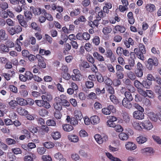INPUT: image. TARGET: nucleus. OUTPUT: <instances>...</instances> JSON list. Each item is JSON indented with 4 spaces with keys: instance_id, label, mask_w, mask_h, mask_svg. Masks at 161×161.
<instances>
[{
    "instance_id": "nucleus-38",
    "label": "nucleus",
    "mask_w": 161,
    "mask_h": 161,
    "mask_svg": "<svg viewBox=\"0 0 161 161\" xmlns=\"http://www.w3.org/2000/svg\"><path fill=\"white\" fill-rule=\"evenodd\" d=\"M104 83L108 86H112L113 84L112 80L107 76L104 77Z\"/></svg>"
},
{
    "instance_id": "nucleus-50",
    "label": "nucleus",
    "mask_w": 161,
    "mask_h": 161,
    "mask_svg": "<svg viewBox=\"0 0 161 161\" xmlns=\"http://www.w3.org/2000/svg\"><path fill=\"white\" fill-rule=\"evenodd\" d=\"M46 124L48 126H55L56 123L55 121L52 119H49L46 122Z\"/></svg>"
},
{
    "instance_id": "nucleus-44",
    "label": "nucleus",
    "mask_w": 161,
    "mask_h": 161,
    "mask_svg": "<svg viewBox=\"0 0 161 161\" xmlns=\"http://www.w3.org/2000/svg\"><path fill=\"white\" fill-rule=\"evenodd\" d=\"M7 38L5 31L4 30H0V39L2 40H5Z\"/></svg>"
},
{
    "instance_id": "nucleus-10",
    "label": "nucleus",
    "mask_w": 161,
    "mask_h": 161,
    "mask_svg": "<svg viewBox=\"0 0 161 161\" xmlns=\"http://www.w3.org/2000/svg\"><path fill=\"white\" fill-rule=\"evenodd\" d=\"M147 12L148 13H152L156 10L155 6L151 3L147 4L145 7Z\"/></svg>"
},
{
    "instance_id": "nucleus-19",
    "label": "nucleus",
    "mask_w": 161,
    "mask_h": 161,
    "mask_svg": "<svg viewBox=\"0 0 161 161\" xmlns=\"http://www.w3.org/2000/svg\"><path fill=\"white\" fill-rule=\"evenodd\" d=\"M147 138L145 136H140L136 138V141L139 144H143L146 142Z\"/></svg>"
},
{
    "instance_id": "nucleus-7",
    "label": "nucleus",
    "mask_w": 161,
    "mask_h": 161,
    "mask_svg": "<svg viewBox=\"0 0 161 161\" xmlns=\"http://www.w3.org/2000/svg\"><path fill=\"white\" fill-rule=\"evenodd\" d=\"M105 54L107 57L109 58L111 62H114L115 60V56L113 54V52L111 49H107Z\"/></svg>"
},
{
    "instance_id": "nucleus-51",
    "label": "nucleus",
    "mask_w": 161,
    "mask_h": 161,
    "mask_svg": "<svg viewBox=\"0 0 161 161\" xmlns=\"http://www.w3.org/2000/svg\"><path fill=\"white\" fill-rule=\"evenodd\" d=\"M6 143L8 145L14 144L16 143V141L14 139L7 138L5 140Z\"/></svg>"
},
{
    "instance_id": "nucleus-40",
    "label": "nucleus",
    "mask_w": 161,
    "mask_h": 161,
    "mask_svg": "<svg viewBox=\"0 0 161 161\" xmlns=\"http://www.w3.org/2000/svg\"><path fill=\"white\" fill-rule=\"evenodd\" d=\"M130 92L128 91H125L124 93L125 97H124L123 99H129L130 100H132L133 98Z\"/></svg>"
},
{
    "instance_id": "nucleus-28",
    "label": "nucleus",
    "mask_w": 161,
    "mask_h": 161,
    "mask_svg": "<svg viewBox=\"0 0 161 161\" xmlns=\"http://www.w3.org/2000/svg\"><path fill=\"white\" fill-rule=\"evenodd\" d=\"M127 75L129 79L132 80H135L136 78V76L133 72L130 71L127 73Z\"/></svg>"
},
{
    "instance_id": "nucleus-48",
    "label": "nucleus",
    "mask_w": 161,
    "mask_h": 161,
    "mask_svg": "<svg viewBox=\"0 0 161 161\" xmlns=\"http://www.w3.org/2000/svg\"><path fill=\"white\" fill-rule=\"evenodd\" d=\"M39 113L40 115L42 117H43L47 115L48 112L46 109H42L39 110Z\"/></svg>"
},
{
    "instance_id": "nucleus-27",
    "label": "nucleus",
    "mask_w": 161,
    "mask_h": 161,
    "mask_svg": "<svg viewBox=\"0 0 161 161\" xmlns=\"http://www.w3.org/2000/svg\"><path fill=\"white\" fill-rule=\"evenodd\" d=\"M148 116L150 119L154 121H156L158 120L157 115L153 112H150L148 113Z\"/></svg>"
},
{
    "instance_id": "nucleus-46",
    "label": "nucleus",
    "mask_w": 161,
    "mask_h": 161,
    "mask_svg": "<svg viewBox=\"0 0 161 161\" xmlns=\"http://www.w3.org/2000/svg\"><path fill=\"white\" fill-rule=\"evenodd\" d=\"M110 99L111 101L115 104H117L119 103V101L116 97L114 95H111L110 96Z\"/></svg>"
},
{
    "instance_id": "nucleus-56",
    "label": "nucleus",
    "mask_w": 161,
    "mask_h": 161,
    "mask_svg": "<svg viewBox=\"0 0 161 161\" xmlns=\"http://www.w3.org/2000/svg\"><path fill=\"white\" fill-rule=\"evenodd\" d=\"M24 14L25 17L27 19L30 20L32 17V15L30 11H24Z\"/></svg>"
},
{
    "instance_id": "nucleus-29",
    "label": "nucleus",
    "mask_w": 161,
    "mask_h": 161,
    "mask_svg": "<svg viewBox=\"0 0 161 161\" xmlns=\"http://www.w3.org/2000/svg\"><path fill=\"white\" fill-rule=\"evenodd\" d=\"M9 51V49L7 47L3 44H1L0 45V52L1 53L4 52H8Z\"/></svg>"
},
{
    "instance_id": "nucleus-32",
    "label": "nucleus",
    "mask_w": 161,
    "mask_h": 161,
    "mask_svg": "<svg viewBox=\"0 0 161 161\" xmlns=\"http://www.w3.org/2000/svg\"><path fill=\"white\" fill-rule=\"evenodd\" d=\"M80 13V9L78 8H75L73 11L70 13V15L72 17L79 15Z\"/></svg>"
},
{
    "instance_id": "nucleus-8",
    "label": "nucleus",
    "mask_w": 161,
    "mask_h": 161,
    "mask_svg": "<svg viewBox=\"0 0 161 161\" xmlns=\"http://www.w3.org/2000/svg\"><path fill=\"white\" fill-rule=\"evenodd\" d=\"M132 101L127 99H123L122 102V105L127 108L130 109L133 106V104L131 102Z\"/></svg>"
},
{
    "instance_id": "nucleus-17",
    "label": "nucleus",
    "mask_w": 161,
    "mask_h": 161,
    "mask_svg": "<svg viewBox=\"0 0 161 161\" xmlns=\"http://www.w3.org/2000/svg\"><path fill=\"white\" fill-rule=\"evenodd\" d=\"M90 120L91 123L94 125L100 122L99 118L97 115H93L90 118Z\"/></svg>"
},
{
    "instance_id": "nucleus-21",
    "label": "nucleus",
    "mask_w": 161,
    "mask_h": 161,
    "mask_svg": "<svg viewBox=\"0 0 161 161\" xmlns=\"http://www.w3.org/2000/svg\"><path fill=\"white\" fill-rule=\"evenodd\" d=\"M142 86H143L147 89H149L150 88V86L152 84V81L149 80H144L142 82Z\"/></svg>"
},
{
    "instance_id": "nucleus-30",
    "label": "nucleus",
    "mask_w": 161,
    "mask_h": 161,
    "mask_svg": "<svg viewBox=\"0 0 161 161\" xmlns=\"http://www.w3.org/2000/svg\"><path fill=\"white\" fill-rule=\"evenodd\" d=\"M75 116L77 120H80L83 118L81 112L78 110H76L75 112Z\"/></svg>"
},
{
    "instance_id": "nucleus-35",
    "label": "nucleus",
    "mask_w": 161,
    "mask_h": 161,
    "mask_svg": "<svg viewBox=\"0 0 161 161\" xmlns=\"http://www.w3.org/2000/svg\"><path fill=\"white\" fill-rule=\"evenodd\" d=\"M107 157L111 160L113 161H122L120 159L114 157L111 154L109 153H106Z\"/></svg>"
},
{
    "instance_id": "nucleus-12",
    "label": "nucleus",
    "mask_w": 161,
    "mask_h": 161,
    "mask_svg": "<svg viewBox=\"0 0 161 161\" xmlns=\"http://www.w3.org/2000/svg\"><path fill=\"white\" fill-rule=\"evenodd\" d=\"M155 92L158 95V98L161 102V86L158 85H156L154 87Z\"/></svg>"
},
{
    "instance_id": "nucleus-22",
    "label": "nucleus",
    "mask_w": 161,
    "mask_h": 161,
    "mask_svg": "<svg viewBox=\"0 0 161 161\" xmlns=\"http://www.w3.org/2000/svg\"><path fill=\"white\" fill-rule=\"evenodd\" d=\"M114 30L115 31H114V33H116L117 31H119L120 33H123L125 32V28L122 26L118 25L115 26Z\"/></svg>"
},
{
    "instance_id": "nucleus-61",
    "label": "nucleus",
    "mask_w": 161,
    "mask_h": 161,
    "mask_svg": "<svg viewBox=\"0 0 161 161\" xmlns=\"http://www.w3.org/2000/svg\"><path fill=\"white\" fill-rule=\"evenodd\" d=\"M124 49L121 47H118L116 50V53L119 56H121L122 54Z\"/></svg>"
},
{
    "instance_id": "nucleus-53",
    "label": "nucleus",
    "mask_w": 161,
    "mask_h": 161,
    "mask_svg": "<svg viewBox=\"0 0 161 161\" xmlns=\"http://www.w3.org/2000/svg\"><path fill=\"white\" fill-rule=\"evenodd\" d=\"M92 42L96 46L98 45L100 43V38L98 36H95L92 39Z\"/></svg>"
},
{
    "instance_id": "nucleus-58",
    "label": "nucleus",
    "mask_w": 161,
    "mask_h": 161,
    "mask_svg": "<svg viewBox=\"0 0 161 161\" xmlns=\"http://www.w3.org/2000/svg\"><path fill=\"white\" fill-rule=\"evenodd\" d=\"M85 85L88 88H91L93 87L94 86L93 82L90 80L87 81L85 83Z\"/></svg>"
},
{
    "instance_id": "nucleus-20",
    "label": "nucleus",
    "mask_w": 161,
    "mask_h": 161,
    "mask_svg": "<svg viewBox=\"0 0 161 161\" xmlns=\"http://www.w3.org/2000/svg\"><path fill=\"white\" fill-rule=\"evenodd\" d=\"M142 122H138L136 121L134 122L133 123V126L134 128L136 130H141L142 129Z\"/></svg>"
},
{
    "instance_id": "nucleus-39",
    "label": "nucleus",
    "mask_w": 161,
    "mask_h": 161,
    "mask_svg": "<svg viewBox=\"0 0 161 161\" xmlns=\"http://www.w3.org/2000/svg\"><path fill=\"white\" fill-rule=\"evenodd\" d=\"M122 116L124 121L126 123H128L130 122V118L129 114L126 112H125L123 113Z\"/></svg>"
},
{
    "instance_id": "nucleus-6",
    "label": "nucleus",
    "mask_w": 161,
    "mask_h": 161,
    "mask_svg": "<svg viewBox=\"0 0 161 161\" xmlns=\"http://www.w3.org/2000/svg\"><path fill=\"white\" fill-rule=\"evenodd\" d=\"M142 129L150 130L153 128L152 123L149 120H145L142 121Z\"/></svg>"
},
{
    "instance_id": "nucleus-33",
    "label": "nucleus",
    "mask_w": 161,
    "mask_h": 161,
    "mask_svg": "<svg viewBox=\"0 0 161 161\" xmlns=\"http://www.w3.org/2000/svg\"><path fill=\"white\" fill-rule=\"evenodd\" d=\"M17 111L20 115H27L28 113L27 110L21 107L18 108L17 109Z\"/></svg>"
},
{
    "instance_id": "nucleus-1",
    "label": "nucleus",
    "mask_w": 161,
    "mask_h": 161,
    "mask_svg": "<svg viewBox=\"0 0 161 161\" xmlns=\"http://www.w3.org/2000/svg\"><path fill=\"white\" fill-rule=\"evenodd\" d=\"M36 104L38 106L43 107L46 109H48L51 108V105L47 101L41 100H36L35 101Z\"/></svg>"
},
{
    "instance_id": "nucleus-54",
    "label": "nucleus",
    "mask_w": 161,
    "mask_h": 161,
    "mask_svg": "<svg viewBox=\"0 0 161 161\" xmlns=\"http://www.w3.org/2000/svg\"><path fill=\"white\" fill-rule=\"evenodd\" d=\"M37 150L38 153L41 155L44 154L46 151V148L43 147H38L37 148Z\"/></svg>"
},
{
    "instance_id": "nucleus-41",
    "label": "nucleus",
    "mask_w": 161,
    "mask_h": 161,
    "mask_svg": "<svg viewBox=\"0 0 161 161\" xmlns=\"http://www.w3.org/2000/svg\"><path fill=\"white\" fill-rule=\"evenodd\" d=\"M56 101V103L54 104V108L57 110L60 111L62 109V105L60 102H58L57 100Z\"/></svg>"
},
{
    "instance_id": "nucleus-25",
    "label": "nucleus",
    "mask_w": 161,
    "mask_h": 161,
    "mask_svg": "<svg viewBox=\"0 0 161 161\" xmlns=\"http://www.w3.org/2000/svg\"><path fill=\"white\" fill-rule=\"evenodd\" d=\"M119 137L121 140L126 141L128 139L129 136L126 133L121 132L119 134Z\"/></svg>"
},
{
    "instance_id": "nucleus-26",
    "label": "nucleus",
    "mask_w": 161,
    "mask_h": 161,
    "mask_svg": "<svg viewBox=\"0 0 161 161\" xmlns=\"http://www.w3.org/2000/svg\"><path fill=\"white\" fill-rule=\"evenodd\" d=\"M127 18L128 22L130 24L132 25L134 23L135 19L133 17V13L132 12H130L128 13Z\"/></svg>"
},
{
    "instance_id": "nucleus-2",
    "label": "nucleus",
    "mask_w": 161,
    "mask_h": 161,
    "mask_svg": "<svg viewBox=\"0 0 161 161\" xmlns=\"http://www.w3.org/2000/svg\"><path fill=\"white\" fill-rule=\"evenodd\" d=\"M158 65V61L157 60H153L151 58H149L146 64V68L149 70L152 69L153 66H157Z\"/></svg>"
},
{
    "instance_id": "nucleus-45",
    "label": "nucleus",
    "mask_w": 161,
    "mask_h": 161,
    "mask_svg": "<svg viewBox=\"0 0 161 161\" xmlns=\"http://www.w3.org/2000/svg\"><path fill=\"white\" fill-rule=\"evenodd\" d=\"M67 98L66 96L64 95H61L59 97H56L55 98V100H57L58 102H61L63 100L67 99Z\"/></svg>"
},
{
    "instance_id": "nucleus-4",
    "label": "nucleus",
    "mask_w": 161,
    "mask_h": 161,
    "mask_svg": "<svg viewBox=\"0 0 161 161\" xmlns=\"http://www.w3.org/2000/svg\"><path fill=\"white\" fill-rule=\"evenodd\" d=\"M94 137L97 142L99 144H102L108 139V137L106 135L102 136L99 134H96L94 136Z\"/></svg>"
},
{
    "instance_id": "nucleus-14",
    "label": "nucleus",
    "mask_w": 161,
    "mask_h": 161,
    "mask_svg": "<svg viewBox=\"0 0 161 161\" xmlns=\"http://www.w3.org/2000/svg\"><path fill=\"white\" fill-rule=\"evenodd\" d=\"M103 17V12L102 10L97 13V14L95 16L96 19L94 20V22L97 24H98V22Z\"/></svg>"
},
{
    "instance_id": "nucleus-9",
    "label": "nucleus",
    "mask_w": 161,
    "mask_h": 161,
    "mask_svg": "<svg viewBox=\"0 0 161 161\" xmlns=\"http://www.w3.org/2000/svg\"><path fill=\"white\" fill-rule=\"evenodd\" d=\"M153 149L151 147H147L141 150V153L142 154L147 155H150L153 153Z\"/></svg>"
},
{
    "instance_id": "nucleus-62",
    "label": "nucleus",
    "mask_w": 161,
    "mask_h": 161,
    "mask_svg": "<svg viewBox=\"0 0 161 161\" xmlns=\"http://www.w3.org/2000/svg\"><path fill=\"white\" fill-rule=\"evenodd\" d=\"M79 134L81 137H85L88 136V134L84 130H81L79 132Z\"/></svg>"
},
{
    "instance_id": "nucleus-24",
    "label": "nucleus",
    "mask_w": 161,
    "mask_h": 161,
    "mask_svg": "<svg viewBox=\"0 0 161 161\" xmlns=\"http://www.w3.org/2000/svg\"><path fill=\"white\" fill-rule=\"evenodd\" d=\"M112 30V27L109 26H107L103 28L102 32L105 35H107L108 34L111 33Z\"/></svg>"
},
{
    "instance_id": "nucleus-42",
    "label": "nucleus",
    "mask_w": 161,
    "mask_h": 161,
    "mask_svg": "<svg viewBox=\"0 0 161 161\" xmlns=\"http://www.w3.org/2000/svg\"><path fill=\"white\" fill-rule=\"evenodd\" d=\"M39 53L42 55L47 56L51 54V52L50 50H46L43 49H40Z\"/></svg>"
},
{
    "instance_id": "nucleus-55",
    "label": "nucleus",
    "mask_w": 161,
    "mask_h": 161,
    "mask_svg": "<svg viewBox=\"0 0 161 161\" xmlns=\"http://www.w3.org/2000/svg\"><path fill=\"white\" fill-rule=\"evenodd\" d=\"M72 80L74 81H79L81 78L80 74L73 75L71 76Z\"/></svg>"
},
{
    "instance_id": "nucleus-47",
    "label": "nucleus",
    "mask_w": 161,
    "mask_h": 161,
    "mask_svg": "<svg viewBox=\"0 0 161 161\" xmlns=\"http://www.w3.org/2000/svg\"><path fill=\"white\" fill-rule=\"evenodd\" d=\"M96 78L97 81L99 83H102L103 82L104 80V77H103L102 75L100 73H98L96 75Z\"/></svg>"
},
{
    "instance_id": "nucleus-13",
    "label": "nucleus",
    "mask_w": 161,
    "mask_h": 161,
    "mask_svg": "<svg viewBox=\"0 0 161 161\" xmlns=\"http://www.w3.org/2000/svg\"><path fill=\"white\" fill-rule=\"evenodd\" d=\"M126 149L130 151L133 150L136 148V145L133 142H127L125 145Z\"/></svg>"
},
{
    "instance_id": "nucleus-34",
    "label": "nucleus",
    "mask_w": 161,
    "mask_h": 161,
    "mask_svg": "<svg viewBox=\"0 0 161 161\" xmlns=\"http://www.w3.org/2000/svg\"><path fill=\"white\" fill-rule=\"evenodd\" d=\"M52 136L55 140H57L60 138L61 135L58 131L53 132L52 133Z\"/></svg>"
},
{
    "instance_id": "nucleus-49",
    "label": "nucleus",
    "mask_w": 161,
    "mask_h": 161,
    "mask_svg": "<svg viewBox=\"0 0 161 161\" xmlns=\"http://www.w3.org/2000/svg\"><path fill=\"white\" fill-rule=\"evenodd\" d=\"M143 70L136 69L135 70V73L136 76L139 78L142 77L143 75Z\"/></svg>"
},
{
    "instance_id": "nucleus-57",
    "label": "nucleus",
    "mask_w": 161,
    "mask_h": 161,
    "mask_svg": "<svg viewBox=\"0 0 161 161\" xmlns=\"http://www.w3.org/2000/svg\"><path fill=\"white\" fill-rule=\"evenodd\" d=\"M83 34V40L88 41L89 40L90 38V34L86 32H85Z\"/></svg>"
},
{
    "instance_id": "nucleus-16",
    "label": "nucleus",
    "mask_w": 161,
    "mask_h": 161,
    "mask_svg": "<svg viewBox=\"0 0 161 161\" xmlns=\"http://www.w3.org/2000/svg\"><path fill=\"white\" fill-rule=\"evenodd\" d=\"M69 140L71 142H77L79 141L78 136L75 134H70L68 136Z\"/></svg>"
},
{
    "instance_id": "nucleus-23",
    "label": "nucleus",
    "mask_w": 161,
    "mask_h": 161,
    "mask_svg": "<svg viewBox=\"0 0 161 161\" xmlns=\"http://www.w3.org/2000/svg\"><path fill=\"white\" fill-rule=\"evenodd\" d=\"M30 11H32L35 15H39L41 13V9L40 8H35L33 6L30 8Z\"/></svg>"
},
{
    "instance_id": "nucleus-5",
    "label": "nucleus",
    "mask_w": 161,
    "mask_h": 161,
    "mask_svg": "<svg viewBox=\"0 0 161 161\" xmlns=\"http://www.w3.org/2000/svg\"><path fill=\"white\" fill-rule=\"evenodd\" d=\"M144 110L136 111L133 112V117L137 119L142 120L144 118L143 112Z\"/></svg>"
},
{
    "instance_id": "nucleus-15",
    "label": "nucleus",
    "mask_w": 161,
    "mask_h": 161,
    "mask_svg": "<svg viewBox=\"0 0 161 161\" xmlns=\"http://www.w3.org/2000/svg\"><path fill=\"white\" fill-rule=\"evenodd\" d=\"M86 59L87 60L92 64L93 66L94 67L95 69H94L93 71L94 72H96L95 69L97 70V68L96 65L94 64L95 59L92 56L90 55H88L86 56Z\"/></svg>"
},
{
    "instance_id": "nucleus-11",
    "label": "nucleus",
    "mask_w": 161,
    "mask_h": 161,
    "mask_svg": "<svg viewBox=\"0 0 161 161\" xmlns=\"http://www.w3.org/2000/svg\"><path fill=\"white\" fill-rule=\"evenodd\" d=\"M134 53L136 55L137 57L138 58L142 60H144V57L143 54L145 53H143L141 52L139 49L137 48H135L134 50Z\"/></svg>"
},
{
    "instance_id": "nucleus-60",
    "label": "nucleus",
    "mask_w": 161,
    "mask_h": 161,
    "mask_svg": "<svg viewBox=\"0 0 161 161\" xmlns=\"http://www.w3.org/2000/svg\"><path fill=\"white\" fill-rule=\"evenodd\" d=\"M20 95L22 97H27L28 94V91L26 90L22 89L19 91Z\"/></svg>"
},
{
    "instance_id": "nucleus-43",
    "label": "nucleus",
    "mask_w": 161,
    "mask_h": 161,
    "mask_svg": "<svg viewBox=\"0 0 161 161\" xmlns=\"http://www.w3.org/2000/svg\"><path fill=\"white\" fill-rule=\"evenodd\" d=\"M26 79L28 80H31L33 78V74L29 71H27L25 73Z\"/></svg>"
},
{
    "instance_id": "nucleus-37",
    "label": "nucleus",
    "mask_w": 161,
    "mask_h": 161,
    "mask_svg": "<svg viewBox=\"0 0 161 161\" xmlns=\"http://www.w3.org/2000/svg\"><path fill=\"white\" fill-rule=\"evenodd\" d=\"M35 155L34 154H31L29 155H27L24 157L25 161H33L34 158H35Z\"/></svg>"
},
{
    "instance_id": "nucleus-18",
    "label": "nucleus",
    "mask_w": 161,
    "mask_h": 161,
    "mask_svg": "<svg viewBox=\"0 0 161 161\" xmlns=\"http://www.w3.org/2000/svg\"><path fill=\"white\" fill-rule=\"evenodd\" d=\"M93 56L96 59L100 62H103L105 60L103 56L97 52H94L93 53Z\"/></svg>"
},
{
    "instance_id": "nucleus-3",
    "label": "nucleus",
    "mask_w": 161,
    "mask_h": 161,
    "mask_svg": "<svg viewBox=\"0 0 161 161\" xmlns=\"http://www.w3.org/2000/svg\"><path fill=\"white\" fill-rule=\"evenodd\" d=\"M116 109L112 105L108 106L107 108H103L102 110V113L104 115H107L110 114L111 112L113 113L116 112Z\"/></svg>"
},
{
    "instance_id": "nucleus-59",
    "label": "nucleus",
    "mask_w": 161,
    "mask_h": 161,
    "mask_svg": "<svg viewBox=\"0 0 161 161\" xmlns=\"http://www.w3.org/2000/svg\"><path fill=\"white\" fill-rule=\"evenodd\" d=\"M139 49H138L141 52H142V53H146V48L143 44L142 43L139 44Z\"/></svg>"
},
{
    "instance_id": "nucleus-64",
    "label": "nucleus",
    "mask_w": 161,
    "mask_h": 161,
    "mask_svg": "<svg viewBox=\"0 0 161 161\" xmlns=\"http://www.w3.org/2000/svg\"><path fill=\"white\" fill-rule=\"evenodd\" d=\"M152 137L154 141L158 144H161V139H160L158 136L156 135H153L152 136Z\"/></svg>"
},
{
    "instance_id": "nucleus-52",
    "label": "nucleus",
    "mask_w": 161,
    "mask_h": 161,
    "mask_svg": "<svg viewBox=\"0 0 161 161\" xmlns=\"http://www.w3.org/2000/svg\"><path fill=\"white\" fill-rule=\"evenodd\" d=\"M44 146L47 148H51L54 147V144L51 142H47L44 143Z\"/></svg>"
},
{
    "instance_id": "nucleus-31",
    "label": "nucleus",
    "mask_w": 161,
    "mask_h": 161,
    "mask_svg": "<svg viewBox=\"0 0 161 161\" xmlns=\"http://www.w3.org/2000/svg\"><path fill=\"white\" fill-rule=\"evenodd\" d=\"M17 100L18 103L21 105H26L27 104L26 100L23 98L18 97L17 98Z\"/></svg>"
},
{
    "instance_id": "nucleus-63",
    "label": "nucleus",
    "mask_w": 161,
    "mask_h": 161,
    "mask_svg": "<svg viewBox=\"0 0 161 161\" xmlns=\"http://www.w3.org/2000/svg\"><path fill=\"white\" fill-rule=\"evenodd\" d=\"M134 84L135 87H136L138 89L141 88V86H142V82H140L137 80H135L134 82Z\"/></svg>"
},
{
    "instance_id": "nucleus-36",
    "label": "nucleus",
    "mask_w": 161,
    "mask_h": 161,
    "mask_svg": "<svg viewBox=\"0 0 161 161\" xmlns=\"http://www.w3.org/2000/svg\"><path fill=\"white\" fill-rule=\"evenodd\" d=\"M63 130L66 131H70L73 129V127L72 126L69 125L65 124L63 125Z\"/></svg>"
}]
</instances>
